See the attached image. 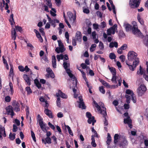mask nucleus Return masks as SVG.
<instances>
[{
	"label": "nucleus",
	"mask_w": 148,
	"mask_h": 148,
	"mask_svg": "<svg viewBox=\"0 0 148 148\" xmlns=\"http://www.w3.org/2000/svg\"><path fill=\"white\" fill-rule=\"evenodd\" d=\"M68 74L69 75V77H70V78H73V81L75 80V83H76L75 86H77V79L73 75V74L71 73V72L69 73Z\"/></svg>",
	"instance_id": "31"
},
{
	"label": "nucleus",
	"mask_w": 148,
	"mask_h": 148,
	"mask_svg": "<svg viewBox=\"0 0 148 148\" xmlns=\"http://www.w3.org/2000/svg\"><path fill=\"white\" fill-rule=\"evenodd\" d=\"M102 107L103 108V113L102 114L103 115V117L105 118L104 124L105 126H107L108 125V121L106 119V116L107 115V113L106 110V108L104 107L103 106H102Z\"/></svg>",
	"instance_id": "9"
},
{
	"label": "nucleus",
	"mask_w": 148,
	"mask_h": 148,
	"mask_svg": "<svg viewBox=\"0 0 148 148\" xmlns=\"http://www.w3.org/2000/svg\"><path fill=\"white\" fill-rule=\"evenodd\" d=\"M6 3L4 0H2V1L0 3V6L4 7Z\"/></svg>",
	"instance_id": "61"
},
{
	"label": "nucleus",
	"mask_w": 148,
	"mask_h": 148,
	"mask_svg": "<svg viewBox=\"0 0 148 148\" xmlns=\"http://www.w3.org/2000/svg\"><path fill=\"white\" fill-rule=\"evenodd\" d=\"M95 120V117L94 116L90 117V118H88L87 121L88 123L89 124H91L92 122Z\"/></svg>",
	"instance_id": "37"
},
{
	"label": "nucleus",
	"mask_w": 148,
	"mask_h": 148,
	"mask_svg": "<svg viewBox=\"0 0 148 148\" xmlns=\"http://www.w3.org/2000/svg\"><path fill=\"white\" fill-rule=\"evenodd\" d=\"M48 125L49 126L52 130H54L55 129V128L54 125H52L50 122H49L48 123Z\"/></svg>",
	"instance_id": "48"
},
{
	"label": "nucleus",
	"mask_w": 148,
	"mask_h": 148,
	"mask_svg": "<svg viewBox=\"0 0 148 148\" xmlns=\"http://www.w3.org/2000/svg\"><path fill=\"white\" fill-rule=\"evenodd\" d=\"M140 0H130L129 4L132 8L138 7L140 4Z\"/></svg>",
	"instance_id": "3"
},
{
	"label": "nucleus",
	"mask_w": 148,
	"mask_h": 148,
	"mask_svg": "<svg viewBox=\"0 0 148 148\" xmlns=\"http://www.w3.org/2000/svg\"><path fill=\"white\" fill-rule=\"evenodd\" d=\"M45 113L48 116L51 118H53V116L52 115V113L51 111L46 108H45L44 110Z\"/></svg>",
	"instance_id": "13"
},
{
	"label": "nucleus",
	"mask_w": 148,
	"mask_h": 148,
	"mask_svg": "<svg viewBox=\"0 0 148 148\" xmlns=\"http://www.w3.org/2000/svg\"><path fill=\"white\" fill-rule=\"evenodd\" d=\"M45 140L46 143L50 144L51 143V139L50 137H47L45 139Z\"/></svg>",
	"instance_id": "46"
},
{
	"label": "nucleus",
	"mask_w": 148,
	"mask_h": 148,
	"mask_svg": "<svg viewBox=\"0 0 148 148\" xmlns=\"http://www.w3.org/2000/svg\"><path fill=\"white\" fill-rule=\"evenodd\" d=\"M37 119L38 121V123H39V122L43 121L42 119L39 114H38Z\"/></svg>",
	"instance_id": "49"
},
{
	"label": "nucleus",
	"mask_w": 148,
	"mask_h": 148,
	"mask_svg": "<svg viewBox=\"0 0 148 148\" xmlns=\"http://www.w3.org/2000/svg\"><path fill=\"white\" fill-rule=\"evenodd\" d=\"M10 90L9 91L11 92V95H12L14 93V90L13 88V84L12 82H9Z\"/></svg>",
	"instance_id": "30"
},
{
	"label": "nucleus",
	"mask_w": 148,
	"mask_h": 148,
	"mask_svg": "<svg viewBox=\"0 0 148 148\" xmlns=\"http://www.w3.org/2000/svg\"><path fill=\"white\" fill-rule=\"evenodd\" d=\"M115 33V29L113 27H111L107 30L108 35L110 36L111 34H114Z\"/></svg>",
	"instance_id": "14"
},
{
	"label": "nucleus",
	"mask_w": 148,
	"mask_h": 148,
	"mask_svg": "<svg viewBox=\"0 0 148 148\" xmlns=\"http://www.w3.org/2000/svg\"><path fill=\"white\" fill-rule=\"evenodd\" d=\"M31 136L32 137V138L34 142H36V138L35 136V134L33 132V131L32 130L31 131Z\"/></svg>",
	"instance_id": "43"
},
{
	"label": "nucleus",
	"mask_w": 148,
	"mask_h": 148,
	"mask_svg": "<svg viewBox=\"0 0 148 148\" xmlns=\"http://www.w3.org/2000/svg\"><path fill=\"white\" fill-rule=\"evenodd\" d=\"M137 74L138 75L140 74L142 75L143 74V68L141 66H140L139 70L137 72Z\"/></svg>",
	"instance_id": "40"
},
{
	"label": "nucleus",
	"mask_w": 148,
	"mask_h": 148,
	"mask_svg": "<svg viewBox=\"0 0 148 148\" xmlns=\"http://www.w3.org/2000/svg\"><path fill=\"white\" fill-rule=\"evenodd\" d=\"M119 58L122 62H124L125 60V57L124 55H121L119 57Z\"/></svg>",
	"instance_id": "47"
},
{
	"label": "nucleus",
	"mask_w": 148,
	"mask_h": 148,
	"mask_svg": "<svg viewBox=\"0 0 148 148\" xmlns=\"http://www.w3.org/2000/svg\"><path fill=\"white\" fill-rule=\"evenodd\" d=\"M5 100L6 102H9L11 100L10 97L9 96H7L5 97Z\"/></svg>",
	"instance_id": "56"
},
{
	"label": "nucleus",
	"mask_w": 148,
	"mask_h": 148,
	"mask_svg": "<svg viewBox=\"0 0 148 148\" xmlns=\"http://www.w3.org/2000/svg\"><path fill=\"white\" fill-rule=\"evenodd\" d=\"M112 140L110 134L108 133V136L107 137V144L109 145H110Z\"/></svg>",
	"instance_id": "23"
},
{
	"label": "nucleus",
	"mask_w": 148,
	"mask_h": 148,
	"mask_svg": "<svg viewBox=\"0 0 148 148\" xmlns=\"http://www.w3.org/2000/svg\"><path fill=\"white\" fill-rule=\"evenodd\" d=\"M79 101V107L81 108L82 109H84L86 108V106L85 105L84 102H83V99L82 96H79L78 97Z\"/></svg>",
	"instance_id": "6"
},
{
	"label": "nucleus",
	"mask_w": 148,
	"mask_h": 148,
	"mask_svg": "<svg viewBox=\"0 0 148 148\" xmlns=\"http://www.w3.org/2000/svg\"><path fill=\"white\" fill-rule=\"evenodd\" d=\"M18 127L15 124L13 125V129L12 131L13 132H16L17 130Z\"/></svg>",
	"instance_id": "51"
},
{
	"label": "nucleus",
	"mask_w": 148,
	"mask_h": 148,
	"mask_svg": "<svg viewBox=\"0 0 148 148\" xmlns=\"http://www.w3.org/2000/svg\"><path fill=\"white\" fill-rule=\"evenodd\" d=\"M132 29L133 33L134 34L141 33L140 30L138 29L137 25H134Z\"/></svg>",
	"instance_id": "12"
},
{
	"label": "nucleus",
	"mask_w": 148,
	"mask_h": 148,
	"mask_svg": "<svg viewBox=\"0 0 148 148\" xmlns=\"http://www.w3.org/2000/svg\"><path fill=\"white\" fill-rule=\"evenodd\" d=\"M147 88L144 84H141L137 89V92L139 96H141L145 93Z\"/></svg>",
	"instance_id": "2"
},
{
	"label": "nucleus",
	"mask_w": 148,
	"mask_h": 148,
	"mask_svg": "<svg viewBox=\"0 0 148 148\" xmlns=\"http://www.w3.org/2000/svg\"><path fill=\"white\" fill-rule=\"evenodd\" d=\"M137 54L133 51L129 52L127 54V61L131 62H133L135 67H136L139 62V59L137 57Z\"/></svg>",
	"instance_id": "1"
},
{
	"label": "nucleus",
	"mask_w": 148,
	"mask_h": 148,
	"mask_svg": "<svg viewBox=\"0 0 148 148\" xmlns=\"http://www.w3.org/2000/svg\"><path fill=\"white\" fill-rule=\"evenodd\" d=\"M109 57L110 59L113 60L115 59L116 56L114 53H110Z\"/></svg>",
	"instance_id": "36"
},
{
	"label": "nucleus",
	"mask_w": 148,
	"mask_h": 148,
	"mask_svg": "<svg viewBox=\"0 0 148 148\" xmlns=\"http://www.w3.org/2000/svg\"><path fill=\"white\" fill-rule=\"evenodd\" d=\"M75 38L78 41H80L82 40V34L79 31H77L75 34Z\"/></svg>",
	"instance_id": "15"
},
{
	"label": "nucleus",
	"mask_w": 148,
	"mask_h": 148,
	"mask_svg": "<svg viewBox=\"0 0 148 148\" xmlns=\"http://www.w3.org/2000/svg\"><path fill=\"white\" fill-rule=\"evenodd\" d=\"M56 95L57 97H59L60 96L63 98H66L67 97L66 95L62 92L60 90H59L58 92L56 93Z\"/></svg>",
	"instance_id": "10"
},
{
	"label": "nucleus",
	"mask_w": 148,
	"mask_h": 148,
	"mask_svg": "<svg viewBox=\"0 0 148 148\" xmlns=\"http://www.w3.org/2000/svg\"><path fill=\"white\" fill-rule=\"evenodd\" d=\"M51 138H52L53 140V141L55 142V144H57V138L56 137L53 135L51 137Z\"/></svg>",
	"instance_id": "60"
},
{
	"label": "nucleus",
	"mask_w": 148,
	"mask_h": 148,
	"mask_svg": "<svg viewBox=\"0 0 148 148\" xmlns=\"http://www.w3.org/2000/svg\"><path fill=\"white\" fill-rule=\"evenodd\" d=\"M12 105L14 108V110L16 112L20 111V104L19 103L15 100L13 101Z\"/></svg>",
	"instance_id": "5"
},
{
	"label": "nucleus",
	"mask_w": 148,
	"mask_h": 148,
	"mask_svg": "<svg viewBox=\"0 0 148 148\" xmlns=\"http://www.w3.org/2000/svg\"><path fill=\"white\" fill-rule=\"evenodd\" d=\"M137 19L138 21L141 25H143L144 24V22L143 19L140 18L139 14H138L137 15Z\"/></svg>",
	"instance_id": "26"
},
{
	"label": "nucleus",
	"mask_w": 148,
	"mask_h": 148,
	"mask_svg": "<svg viewBox=\"0 0 148 148\" xmlns=\"http://www.w3.org/2000/svg\"><path fill=\"white\" fill-rule=\"evenodd\" d=\"M65 50L64 47H58L55 49V51L58 53H62Z\"/></svg>",
	"instance_id": "16"
},
{
	"label": "nucleus",
	"mask_w": 148,
	"mask_h": 148,
	"mask_svg": "<svg viewBox=\"0 0 148 148\" xmlns=\"http://www.w3.org/2000/svg\"><path fill=\"white\" fill-rule=\"evenodd\" d=\"M60 98L59 97H58L57 98V101H56V103H57V106L59 107H60Z\"/></svg>",
	"instance_id": "45"
},
{
	"label": "nucleus",
	"mask_w": 148,
	"mask_h": 148,
	"mask_svg": "<svg viewBox=\"0 0 148 148\" xmlns=\"http://www.w3.org/2000/svg\"><path fill=\"white\" fill-rule=\"evenodd\" d=\"M86 117H87L88 118H90V117H91L92 116V115L91 113L89 112H87L86 113Z\"/></svg>",
	"instance_id": "59"
},
{
	"label": "nucleus",
	"mask_w": 148,
	"mask_h": 148,
	"mask_svg": "<svg viewBox=\"0 0 148 148\" xmlns=\"http://www.w3.org/2000/svg\"><path fill=\"white\" fill-rule=\"evenodd\" d=\"M16 134L15 133L12 134L10 132L9 135V138L12 140H14L15 138Z\"/></svg>",
	"instance_id": "32"
},
{
	"label": "nucleus",
	"mask_w": 148,
	"mask_h": 148,
	"mask_svg": "<svg viewBox=\"0 0 148 148\" xmlns=\"http://www.w3.org/2000/svg\"><path fill=\"white\" fill-rule=\"evenodd\" d=\"M14 15L13 14H12L10 16V18L9 19V21L11 25H13V23H15L14 19L13 18Z\"/></svg>",
	"instance_id": "29"
},
{
	"label": "nucleus",
	"mask_w": 148,
	"mask_h": 148,
	"mask_svg": "<svg viewBox=\"0 0 148 148\" xmlns=\"http://www.w3.org/2000/svg\"><path fill=\"white\" fill-rule=\"evenodd\" d=\"M126 93L128 95H130L131 94H132V95H134V94L133 91L129 89L127 90L126 91Z\"/></svg>",
	"instance_id": "52"
},
{
	"label": "nucleus",
	"mask_w": 148,
	"mask_h": 148,
	"mask_svg": "<svg viewBox=\"0 0 148 148\" xmlns=\"http://www.w3.org/2000/svg\"><path fill=\"white\" fill-rule=\"evenodd\" d=\"M130 105L128 104L125 103L124 105V107L125 109H128L130 108Z\"/></svg>",
	"instance_id": "57"
},
{
	"label": "nucleus",
	"mask_w": 148,
	"mask_h": 148,
	"mask_svg": "<svg viewBox=\"0 0 148 148\" xmlns=\"http://www.w3.org/2000/svg\"><path fill=\"white\" fill-rule=\"evenodd\" d=\"M44 29L42 28H40L39 29L40 32L41 33L42 35V36H45V33L44 31Z\"/></svg>",
	"instance_id": "55"
},
{
	"label": "nucleus",
	"mask_w": 148,
	"mask_h": 148,
	"mask_svg": "<svg viewBox=\"0 0 148 148\" xmlns=\"http://www.w3.org/2000/svg\"><path fill=\"white\" fill-rule=\"evenodd\" d=\"M100 27L101 28H104L106 26V24L105 22L103 21L101 22L100 24Z\"/></svg>",
	"instance_id": "50"
},
{
	"label": "nucleus",
	"mask_w": 148,
	"mask_h": 148,
	"mask_svg": "<svg viewBox=\"0 0 148 148\" xmlns=\"http://www.w3.org/2000/svg\"><path fill=\"white\" fill-rule=\"evenodd\" d=\"M96 33L95 31L93 32L92 33V36L93 39H96Z\"/></svg>",
	"instance_id": "54"
},
{
	"label": "nucleus",
	"mask_w": 148,
	"mask_h": 148,
	"mask_svg": "<svg viewBox=\"0 0 148 148\" xmlns=\"http://www.w3.org/2000/svg\"><path fill=\"white\" fill-rule=\"evenodd\" d=\"M108 67L112 75H116V71L115 69L113 67H110L109 65H108Z\"/></svg>",
	"instance_id": "22"
},
{
	"label": "nucleus",
	"mask_w": 148,
	"mask_h": 148,
	"mask_svg": "<svg viewBox=\"0 0 148 148\" xmlns=\"http://www.w3.org/2000/svg\"><path fill=\"white\" fill-rule=\"evenodd\" d=\"M39 125L40 126V127L42 130L45 131V130L47 131V129L46 127V124H44L43 123V121L42 122H39Z\"/></svg>",
	"instance_id": "20"
},
{
	"label": "nucleus",
	"mask_w": 148,
	"mask_h": 148,
	"mask_svg": "<svg viewBox=\"0 0 148 148\" xmlns=\"http://www.w3.org/2000/svg\"><path fill=\"white\" fill-rule=\"evenodd\" d=\"M5 109L7 114L11 115V117L12 118L14 115L13 111V109L12 107L11 106L9 105Z\"/></svg>",
	"instance_id": "4"
},
{
	"label": "nucleus",
	"mask_w": 148,
	"mask_h": 148,
	"mask_svg": "<svg viewBox=\"0 0 148 148\" xmlns=\"http://www.w3.org/2000/svg\"><path fill=\"white\" fill-rule=\"evenodd\" d=\"M18 69L19 71L21 72H23L25 71L24 68L22 66H18Z\"/></svg>",
	"instance_id": "53"
},
{
	"label": "nucleus",
	"mask_w": 148,
	"mask_h": 148,
	"mask_svg": "<svg viewBox=\"0 0 148 148\" xmlns=\"http://www.w3.org/2000/svg\"><path fill=\"white\" fill-rule=\"evenodd\" d=\"M99 91L102 94H104L105 92V90L104 89V87L102 86L99 87Z\"/></svg>",
	"instance_id": "42"
},
{
	"label": "nucleus",
	"mask_w": 148,
	"mask_h": 148,
	"mask_svg": "<svg viewBox=\"0 0 148 148\" xmlns=\"http://www.w3.org/2000/svg\"><path fill=\"white\" fill-rule=\"evenodd\" d=\"M11 33L12 34V38L14 40H15L16 39V30L14 29L12 31Z\"/></svg>",
	"instance_id": "25"
},
{
	"label": "nucleus",
	"mask_w": 148,
	"mask_h": 148,
	"mask_svg": "<svg viewBox=\"0 0 148 148\" xmlns=\"http://www.w3.org/2000/svg\"><path fill=\"white\" fill-rule=\"evenodd\" d=\"M15 28L17 31H18L19 32H21V31L22 30V28L21 27L19 26H16Z\"/></svg>",
	"instance_id": "62"
},
{
	"label": "nucleus",
	"mask_w": 148,
	"mask_h": 148,
	"mask_svg": "<svg viewBox=\"0 0 148 148\" xmlns=\"http://www.w3.org/2000/svg\"><path fill=\"white\" fill-rule=\"evenodd\" d=\"M99 81L101 82L103 85L108 88H112V87L107 82L103 79H99Z\"/></svg>",
	"instance_id": "17"
},
{
	"label": "nucleus",
	"mask_w": 148,
	"mask_h": 148,
	"mask_svg": "<svg viewBox=\"0 0 148 148\" xmlns=\"http://www.w3.org/2000/svg\"><path fill=\"white\" fill-rule=\"evenodd\" d=\"M49 22L51 24V25L54 27H55L56 26V24H55V21L54 20H51L49 21Z\"/></svg>",
	"instance_id": "44"
},
{
	"label": "nucleus",
	"mask_w": 148,
	"mask_h": 148,
	"mask_svg": "<svg viewBox=\"0 0 148 148\" xmlns=\"http://www.w3.org/2000/svg\"><path fill=\"white\" fill-rule=\"evenodd\" d=\"M111 81H112L113 83L114 84H116L117 83L116 75H112V77L111 79Z\"/></svg>",
	"instance_id": "39"
},
{
	"label": "nucleus",
	"mask_w": 148,
	"mask_h": 148,
	"mask_svg": "<svg viewBox=\"0 0 148 148\" xmlns=\"http://www.w3.org/2000/svg\"><path fill=\"white\" fill-rule=\"evenodd\" d=\"M118 44L117 42L115 41H112L110 43L109 46H118Z\"/></svg>",
	"instance_id": "33"
},
{
	"label": "nucleus",
	"mask_w": 148,
	"mask_h": 148,
	"mask_svg": "<svg viewBox=\"0 0 148 148\" xmlns=\"http://www.w3.org/2000/svg\"><path fill=\"white\" fill-rule=\"evenodd\" d=\"M128 144V142L125 138H124L123 139V141L119 144V146L120 147H122L124 148L125 146Z\"/></svg>",
	"instance_id": "21"
},
{
	"label": "nucleus",
	"mask_w": 148,
	"mask_h": 148,
	"mask_svg": "<svg viewBox=\"0 0 148 148\" xmlns=\"http://www.w3.org/2000/svg\"><path fill=\"white\" fill-rule=\"evenodd\" d=\"M95 107L97 108L99 112L101 114H102L103 113V110H102L100 106L98 105L97 103H96V104L95 105Z\"/></svg>",
	"instance_id": "34"
},
{
	"label": "nucleus",
	"mask_w": 148,
	"mask_h": 148,
	"mask_svg": "<svg viewBox=\"0 0 148 148\" xmlns=\"http://www.w3.org/2000/svg\"><path fill=\"white\" fill-rule=\"evenodd\" d=\"M124 122L125 123L129 124L130 123H132V121L130 119V117L128 116L127 118L124 119Z\"/></svg>",
	"instance_id": "24"
},
{
	"label": "nucleus",
	"mask_w": 148,
	"mask_h": 148,
	"mask_svg": "<svg viewBox=\"0 0 148 148\" xmlns=\"http://www.w3.org/2000/svg\"><path fill=\"white\" fill-rule=\"evenodd\" d=\"M125 63L126 64H127L130 69V70L134 71V69L136 67L135 66V65L133 64V62L132 63H132L131 62H130L128 61L127 60H126L125 61Z\"/></svg>",
	"instance_id": "7"
},
{
	"label": "nucleus",
	"mask_w": 148,
	"mask_h": 148,
	"mask_svg": "<svg viewBox=\"0 0 148 148\" xmlns=\"http://www.w3.org/2000/svg\"><path fill=\"white\" fill-rule=\"evenodd\" d=\"M67 15L70 20H71L73 19V20L74 21L76 19V16L75 17H73V14L71 12H67Z\"/></svg>",
	"instance_id": "19"
},
{
	"label": "nucleus",
	"mask_w": 148,
	"mask_h": 148,
	"mask_svg": "<svg viewBox=\"0 0 148 148\" xmlns=\"http://www.w3.org/2000/svg\"><path fill=\"white\" fill-rule=\"evenodd\" d=\"M25 90L27 92V95H29L32 92V90L29 86L26 87Z\"/></svg>",
	"instance_id": "35"
},
{
	"label": "nucleus",
	"mask_w": 148,
	"mask_h": 148,
	"mask_svg": "<svg viewBox=\"0 0 148 148\" xmlns=\"http://www.w3.org/2000/svg\"><path fill=\"white\" fill-rule=\"evenodd\" d=\"M23 78L25 82L27 83V84L28 85L30 86V85H31V80L30 79L29 77L27 75L25 74H24Z\"/></svg>",
	"instance_id": "11"
},
{
	"label": "nucleus",
	"mask_w": 148,
	"mask_h": 148,
	"mask_svg": "<svg viewBox=\"0 0 148 148\" xmlns=\"http://www.w3.org/2000/svg\"><path fill=\"white\" fill-rule=\"evenodd\" d=\"M123 26L126 32H129L132 29V26L128 23H124Z\"/></svg>",
	"instance_id": "18"
},
{
	"label": "nucleus",
	"mask_w": 148,
	"mask_h": 148,
	"mask_svg": "<svg viewBox=\"0 0 148 148\" xmlns=\"http://www.w3.org/2000/svg\"><path fill=\"white\" fill-rule=\"evenodd\" d=\"M91 137L92 142L91 144L93 147H95L97 146V145L95 143V140L94 138L93 135Z\"/></svg>",
	"instance_id": "28"
},
{
	"label": "nucleus",
	"mask_w": 148,
	"mask_h": 148,
	"mask_svg": "<svg viewBox=\"0 0 148 148\" xmlns=\"http://www.w3.org/2000/svg\"><path fill=\"white\" fill-rule=\"evenodd\" d=\"M127 47H121L118 49L117 52L118 53L122 54L123 52V50L126 49Z\"/></svg>",
	"instance_id": "27"
},
{
	"label": "nucleus",
	"mask_w": 148,
	"mask_h": 148,
	"mask_svg": "<svg viewBox=\"0 0 148 148\" xmlns=\"http://www.w3.org/2000/svg\"><path fill=\"white\" fill-rule=\"evenodd\" d=\"M56 57L58 60V61H59L60 59L62 60L64 59V56L62 54L60 55H57L56 56Z\"/></svg>",
	"instance_id": "41"
},
{
	"label": "nucleus",
	"mask_w": 148,
	"mask_h": 148,
	"mask_svg": "<svg viewBox=\"0 0 148 148\" xmlns=\"http://www.w3.org/2000/svg\"><path fill=\"white\" fill-rule=\"evenodd\" d=\"M63 67L65 69L68 68L67 63L66 62H64L63 63Z\"/></svg>",
	"instance_id": "64"
},
{
	"label": "nucleus",
	"mask_w": 148,
	"mask_h": 148,
	"mask_svg": "<svg viewBox=\"0 0 148 148\" xmlns=\"http://www.w3.org/2000/svg\"><path fill=\"white\" fill-rule=\"evenodd\" d=\"M3 131V136L4 137H5L6 136L5 131V128L3 127V126L0 125V139L2 140L3 139V137L2 136V132Z\"/></svg>",
	"instance_id": "8"
},
{
	"label": "nucleus",
	"mask_w": 148,
	"mask_h": 148,
	"mask_svg": "<svg viewBox=\"0 0 148 148\" xmlns=\"http://www.w3.org/2000/svg\"><path fill=\"white\" fill-rule=\"evenodd\" d=\"M112 104L115 106H117L119 104V102L116 100H114L112 102Z\"/></svg>",
	"instance_id": "63"
},
{
	"label": "nucleus",
	"mask_w": 148,
	"mask_h": 148,
	"mask_svg": "<svg viewBox=\"0 0 148 148\" xmlns=\"http://www.w3.org/2000/svg\"><path fill=\"white\" fill-rule=\"evenodd\" d=\"M37 38H38V39L40 40V42H42L43 41V39L40 35V34H38L36 36Z\"/></svg>",
	"instance_id": "58"
},
{
	"label": "nucleus",
	"mask_w": 148,
	"mask_h": 148,
	"mask_svg": "<svg viewBox=\"0 0 148 148\" xmlns=\"http://www.w3.org/2000/svg\"><path fill=\"white\" fill-rule=\"evenodd\" d=\"M46 76H47L48 77H50L52 78H53L55 77L53 71L48 74Z\"/></svg>",
	"instance_id": "38"
}]
</instances>
